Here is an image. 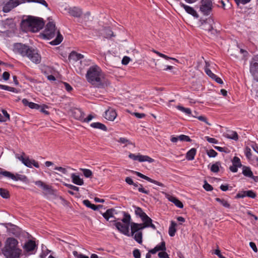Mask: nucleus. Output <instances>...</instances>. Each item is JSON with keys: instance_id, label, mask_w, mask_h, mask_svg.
<instances>
[{"instance_id": "20e7f679", "label": "nucleus", "mask_w": 258, "mask_h": 258, "mask_svg": "<svg viewBox=\"0 0 258 258\" xmlns=\"http://www.w3.org/2000/svg\"><path fill=\"white\" fill-rule=\"evenodd\" d=\"M21 26L25 31L36 32L43 28L44 22L42 18L29 16L22 21Z\"/></svg>"}, {"instance_id": "4d7b16f0", "label": "nucleus", "mask_w": 258, "mask_h": 258, "mask_svg": "<svg viewBox=\"0 0 258 258\" xmlns=\"http://www.w3.org/2000/svg\"><path fill=\"white\" fill-rule=\"evenodd\" d=\"M65 186L69 188L70 189L75 190V191H79V188L77 186H76L74 185L70 184H65Z\"/></svg>"}, {"instance_id": "6e6552de", "label": "nucleus", "mask_w": 258, "mask_h": 258, "mask_svg": "<svg viewBox=\"0 0 258 258\" xmlns=\"http://www.w3.org/2000/svg\"><path fill=\"white\" fill-rule=\"evenodd\" d=\"M213 7L212 0H201L200 11L203 15H210L212 11Z\"/></svg>"}, {"instance_id": "052dcab7", "label": "nucleus", "mask_w": 258, "mask_h": 258, "mask_svg": "<svg viewBox=\"0 0 258 258\" xmlns=\"http://www.w3.org/2000/svg\"><path fill=\"white\" fill-rule=\"evenodd\" d=\"M131 59L129 57L125 56L122 59V63L124 65H126L130 62Z\"/></svg>"}, {"instance_id": "1a4fd4ad", "label": "nucleus", "mask_w": 258, "mask_h": 258, "mask_svg": "<svg viewBox=\"0 0 258 258\" xmlns=\"http://www.w3.org/2000/svg\"><path fill=\"white\" fill-rule=\"evenodd\" d=\"M249 71L253 79L258 82V54L254 55L250 62Z\"/></svg>"}, {"instance_id": "6e6d98bb", "label": "nucleus", "mask_w": 258, "mask_h": 258, "mask_svg": "<svg viewBox=\"0 0 258 258\" xmlns=\"http://www.w3.org/2000/svg\"><path fill=\"white\" fill-rule=\"evenodd\" d=\"M205 139L208 142L211 143L217 144L218 143V141L215 138H210L208 136H206L205 137Z\"/></svg>"}, {"instance_id": "0e129e2a", "label": "nucleus", "mask_w": 258, "mask_h": 258, "mask_svg": "<svg viewBox=\"0 0 258 258\" xmlns=\"http://www.w3.org/2000/svg\"><path fill=\"white\" fill-rule=\"evenodd\" d=\"M138 190L141 192L144 193V194H146L147 195L149 194V191L148 190L145 189L143 187V185L142 184H140V187L138 188Z\"/></svg>"}, {"instance_id": "b1692460", "label": "nucleus", "mask_w": 258, "mask_h": 258, "mask_svg": "<svg viewBox=\"0 0 258 258\" xmlns=\"http://www.w3.org/2000/svg\"><path fill=\"white\" fill-rule=\"evenodd\" d=\"M213 20L211 19L207 20L203 24V29L208 31H211L214 30L213 27L211 24Z\"/></svg>"}, {"instance_id": "2f4dec72", "label": "nucleus", "mask_w": 258, "mask_h": 258, "mask_svg": "<svg viewBox=\"0 0 258 258\" xmlns=\"http://www.w3.org/2000/svg\"><path fill=\"white\" fill-rule=\"evenodd\" d=\"M242 174L246 177H250L252 176L253 173L250 167L243 165L242 166Z\"/></svg>"}, {"instance_id": "4468645a", "label": "nucleus", "mask_w": 258, "mask_h": 258, "mask_svg": "<svg viewBox=\"0 0 258 258\" xmlns=\"http://www.w3.org/2000/svg\"><path fill=\"white\" fill-rule=\"evenodd\" d=\"M117 214V213L115 210L113 209H109L107 210L105 213H102V215L103 217L107 221L109 220L110 218H113L114 220L110 221V222H114L119 220V218H117L114 216V215Z\"/></svg>"}, {"instance_id": "774afa93", "label": "nucleus", "mask_w": 258, "mask_h": 258, "mask_svg": "<svg viewBox=\"0 0 258 258\" xmlns=\"http://www.w3.org/2000/svg\"><path fill=\"white\" fill-rule=\"evenodd\" d=\"M214 253L216 254L219 258H226L222 255L221 251L219 249H216L215 250Z\"/></svg>"}, {"instance_id": "79ce46f5", "label": "nucleus", "mask_w": 258, "mask_h": 258, "mask_svg": "<svg viewBox=\"0 0 258 258\" xmlns=\"http://www.w3.org/2000/svg\"><path fill=\"white\" fill-rule=\"evenodd\" d=\"M154 52L156 53L157 54H158L159 56L160 57H162L166 59H172V60H175V61L176 62H178V60L175 58H173V57H170L163 53H161L157 51H156V50H154Z\"/></svg>"}, {"instance_id": "6ab92c4d", "label": "nucleus", "mask_w": 258, "mask_h": 258, "mask_svg": "<svg viewBox=\"0 0 258 258\" xmlns=\"http://www.w3.org/2000/svg\"><path fill=\"white\" fill-rule=\"evenodd\" d=\"M180 5L181 7H182L187 13L191 15L194 17H198V15L196 11L192 8L188 6H187L183 3H180Z\"/></svg>"}, {"instance_id": "f3484780", "label": "nucleus", "mask_w": 258, "mask_h": 258, "mask_svg": "<svg viewBox=\"0 0 258 258\" xmlns=\"http://www.w3.org/2000/svg\"><path fill=\"white\" fill-rule=\"evenodd\" d=\"M117 114L114 109L109 108L105 112L104 117L107 120L113 121L116 117Z\"/></svg>"}, {"instance_id": "ea45409f", "label": "nucleus", "mask_w": 258, "mask_h": 258, "mask_svg": "<svg viewBox=\"0 0 258 258\" xmlns=\"http://www.w3.org/2000/svg\"><path fill=\"white\" fill-rule=\"evenodd\" d=\"M104 37L105 38H110L113 36V33L112 30L109 28H106L104 30Z\"/></svg>"}, {"instance_id": "2eb2a0df", "label": "nucleus", "mask_w": 258, "mask_h": 258, "mask_svg": "<svg viewBox=\"0 0 258 258\" xmlns=\"http://www.w3.org/2000/svg\"><path fill=\"white\" fill-rule=\"evenodd\" d=\"M132 172L134 173L135 174H136L139 177H141V178H142L143 179H144L147 180L149 182H150L151 183H154L155 184H157V185H159L160 186H162V187H164V185L162 183L160 182H159V181H158L157 180H154V179L150 178L149 177L142 174L140 172H137V171H132Z\"/></svg>"}, {"instance_id": "cd10ccee", "label": "nucleus", "mask_w": 258, "mask_h": 258, "mask_svg": "<svg viewBox=\"0 0 258 258\" xmlns=\"http://www.w3.org/2000/svg\"><path fill=\"white\" fill-rule=\"evenodd\" d=\"M207 75L212 79L214 80L217 83L220 84H222L223 83L222 80L213 73L211 70H208L207 71Z\"/></svg>"}, {"instance_id": "0eeeda50", "label": "nucleus", "mask_w": 258, "mask_h": 258, "mask_svg": "<svg viewBox=\"0 0 258 258\" xmlns=\"http://www.w3.org/2000/svg\"><path fill=\"white\" fill-rule=\"evenodd\" d=\"M142 220L144 222L143 224H138L133 222L131 224V235H133L134 233L139 230H143L146 227H151L153 229H156L155 226L152 224V220L148 216L143 218Z\"/></svg>"}, {"instance_id": "09e8293b", "label": "nucleus", "mask_w": 258, "mask_h": 258, "mask_svg": "<svg viewBox=\"0 0 258 258\" xmlns=\"http://www.w3.org/2000/svg\"><path fill=\"white\" fill-rule=\"evenodd\" d=\"M207 154L209 157H215L217 155V153L213 149L207 150Z\"/></svg>"}, {"instance_id": "393cba45", "label": "nucleus", "mask_w": 258, "mask_h": 258, "mask_svg": "<svg viewBox=\"0 0 258 258\" xmlns=\"http://www.w3.org/2000/svg\"><path fill=\"white\" fill-rule=\"evenodd\" d=\"M83 203L84 205H85L87 207L91 208L93 210H97L98 209L102 208L103 207L102 205H99L96 206L94 204H92L88 200H85L83 201Z\"/></svg>"}, {"instance_id": "f03ea898", "label": "nucleus", "mask_w": 258, "mask_h": 258, "mask_svg": "<svg viewBox=\"0 0 258 258\" xmlns=\"http://www.w3.org/2000/svg\"><path fill=\"white\" fill-rule=\"evenodd\" d=\"M86 77L87 81L95 87L102 88L105 83L104 74L96 65L90 67Z\"/></svg>"}, {"instance_id": "473e14b6", "label": "nucleus", "mask_w": 258, "mask_h": 258, "mask_svg": "<svg viewBox=\"0 0 258 258\" xmlns=\"http://www.w3.org/2000/svg\"><path fill=\"white\" fill-rule=\"evenodd\" d=\"M139 162H148L149 163H152L154 161V160L148 156L138 155V160Z\"/></svg>"}, {"instance_id": "39448f33", "label": "nucleus", "mask_w": 258, "mask_h": 258, "mask_svg": "<svg viewBox=\"0 0 258 258\" xmlns=\"http://www.w3.org/2000/svg\"><path fill=\"white\" fill-rule=\"evenodd\" d=\"M25 2L37 3L48 8V4L45 0H9L4 6L3 11L4 13H8L13 9Z\"/></svg>"}, {"instance_id": "c85d7f7f", "label": "nucleus", "mask_w": 258, "mask_h": 258, "mask_svg": "<svg viewBox=\"0 0 258 258\" xmlns=\"http://www.w3.org/2000/svg\"><path fill=\"white\" fill-rule=\"evenodd\" d=\"M90 126L95 128L100 129L101 130H102L103 131H107V128L105 126V124L101 123L100 122H93L91 123Z\"/></svg>"}, {"instance_id": "a18cd8bd", "label": "nucleus", "mask_w": 258, "mask_h": 258, "mask_svg": "<svg viewBox=\"0 0 258 258\" xmlns=\"http://www.w3.org/2000/svg\"><path fill=\"white\" fill-rule=\"evenodd\" d=\"M158 251H165L166 250L165 242L163 241L160 244L155 246Z\"/></svg>"}, {"instance_id": "bb28decb", "label": "nucleus", "mask_w": 258, "mask_h": 258, "mask_svg": "<svg viewBox=\"0 0 258 258\" xmlns=\"http://www.w3.org/2000/svg\"><path fill=\"white\" fill-rule=\"evenodd\" d=\"M135 209V213L137 216L139 217L142 219L143 218H145L147 215L143 210L142 209L139 207L134 206Z\"/></svg>"}, {"instance_id": "7c9ffc66", "label": "nucleus", "mask_w": 258, "mask_h": 258, "mask_svg": "<svg viewBox=\"0 0 258 258\" xmlns=\"http://www.w3.org/2000/svg\"><path fill=\"white\" fill-rule=\"evenodd\" d=\"M63 37L60 34L59 31H57V36L56 38L50 42V44L53 45H56L60 44L62 41Z\"/></svg>"}, {"instance_id": "9d476101", "label": "nucleus", "mask_w": 258, "mask_h": 258, "mask_svg": "<svg viewBox=\"0 0 258 258\" xmlns=\"http://www.w3.org/2000/svg\"><path fill=\"white\" fill-rule=\"evenodd\" d=\"M56 33V28L55 24L52 22H49L46 26L43 32V36L45 38L50 39L53 38Z\"/></svg>"}, {"instance_id": "a19ab883", "label": "nucleus", "mask_w": 258, "mask_h": 258, "mask_svg": "<svg viewBox=\"0 0 258 258\" xmlns=\"http://www.w3.org/2000/svg\"><path fill=\"white\" fill-rule=\"evenodd\" d=\"M232 164L236 165L239 167H242L243 165H242L240 159L236 156L234 157L232 160Z\"/></svg>"}, {"instance_id": "37998d69", "label": "nucleus", "mask_w": 258, "mask_h": 258, "mask_svg": "<svg viewBox=\"0 0 258 258\" xmlns=\"http://www.w3.org/2000/svg\"><path fill=\"white\" fill-rule=\"evenodd\" d=\"M80 170L83 172L84 175L86 177H91L92 175V172L88 169L81 168Z\"/></svg>"}, {"instance_id": "c756f323", "label": "nucleus", "mask_w": 258, "mask_h": 258, "mask_svg": "<svg viewBox=\"0 0 258 258\" xmlns=\"http://www.w3.org/2000/svg\"><path fill=\"white\" fill-rule=\"evenodd\" d=\"M177 225V224L173 221H171V224L169 228V235L172 237L175 235V233L176 231V229L175 228L176 226Z\"/></svg>"}, {"instance_id": "4be33fe9", "label": "nucleus", "mask_w": 258, "mask_h": 258, "mask_svg": "<svg viewBox=\"0 0 258 258\" xmlns=\"http://www.w3.org/2000/svg\"><path fill=\"white\" fill-rule=\"evenodd\" d=\"M83 57V55L80 53H78L75 51H72L69 56V59L70 60H73L75 61H77Z\"/></svg>"}, {"instance_id": "49530a36", "label": "nucleus", "mask_w": 258, "mask_h": 258, "mask_svg": "<svg viewBox=\"0 0 258 258\" xmlns=\"http://www.w3.org/2000/svg\"><path fill=\"white\" fill-rule=\"evenodd\" d=\"M192 116L197 118L199 120L205 122L206 124H207L209 125H211V123H210L209 122H208L207 118L204 116H196L195 115H192Z\"/></svg>"}, {"instance_id": "5701e85b", "label": "nucleus", "mask_w": 258, "mask_h": 258, "mask_svg": "<svg viewBox=\"0 0 258 258\" xmlns=\"http://www.w3.org/2000/svg\"><path fill=\"white\" fill-rule=\"evenodd\" d=\"M16 156L26 166L30 168L32 167V160H30L29 158H25L23 155L18 156L17 155Z\"/></svg>"}, {"instance_id": "f704fd0d", "label": "nucleus", "mask_w": 258, "mask_h": 258, "mask_svg": "<svg viewBox=\"0 0 258 258\" xmlns=\"http://www.w3.org/2000/svg\"><path fill=\"white\" fill-rule=\"evenodd\" d=\"M35 184L41 187L44 190H49L50 189V186L46 184L41 180L36 181L35 182Z\"/></svg>"}, {"instance_id": "ddd939ff", "label": "nucleus", "mask_w": 258, "mask_h": 258, "mask_svg": "<svg viewBox=\"0 0 258 258\" xmlns=\"http://www.w3.org/2000/svg\"><path fill=\"white\" fill-rule=\"evenodd\" d=\"M65 10L71 16L76 18H80L83 14L82 9L77 7L66 8Z\"/></svg>"}, {"instance_id": "338daca9", "label": "nucleus", "mask_w": 258, "mask_h": 258, "mask_svg": "<svg viewBox=\"0 0 258 258\" xmlns=\"http://www.w3.org/2000/svg\"><path fill=\"white\" fill-rule=\"evenodd\" d=\"M2 112L3 114V116L5 118V119L7 121L8 120H10V115L8 113L7 111L6 110L3 109L2 110Z\"/></svg>"}, {"instance_id": "5fc2aeb1", "label": "nucleus", "mask_w": 258, "mask_h": 258, "mask_svg": "<svg viewBox=\"0 0 258 258\" xmlns=\"http://www.w3.org/2000/svg\"><path fill=\"white\" fill-rule=\"evenodd\" d=\"M228 2H229L230 0H227ZM237 6H239L240 4H242L243 5L246 4L247 3L249 2L250 0H234Z\"/></svg>"}, {"instance_id": "9b49d317", "label": "nucleus", "mask_w": 258, "mask_h": 258, "mask_svg": "<svg viewBox=\"0 0 258 258\" xmlns=\"http://www.w3.org/2000/svg\"><path fill=\"white\" fill-rule=\"evenodd\" d=\"M0 175H2L5 177L12 179L14 181L20 180L23 182H25L27 179V177L24 175L19 174L18 173L14 174L11 172L6 170L0 171Z\"/></svg>"}, {"instance_id": "7ed1b4c3", "label": "nucleus", "mask_w": 258, "mask_h": 258, "mask_svg": "<svg viewBox=\"0 0 258 258\" xmlns=\"http://www.w3.org/2000/svg\"><path fill=\"white\" fill-rule=\"evenodd\" d=\"M14 51L23 56H27L33 62L36 64L41 61V56L37 50L25 44L20 43L15 44Z\"/></svg>"}, {"instance_id": "de8ad7c7", "label": "nucleus", "mask_w": 258, "mask_h": 258, "mask_svg": "<svg viewBox=\"0 0 258 258\" xmlns=\"http://www.w3.org/2000/svg\"><path fill=\"white\" fill-rule=\"evenodd\" d=\"M179 139L180 141H185V142H190L191 141V140L190 139V138L186 135H181L179 136Z\"/></svg>"}, {"instance_id": "58836bf2", "label": "nucleus", "mask_w": 258, "mask_h": 258, "mask_svg": "<svg viewBox=\"0 0 258 258\" xmlns=\"http://www.w3.org/2000/svg\"><path fill=\"white\" fill-rule=\"evenodd\" d=\"M0 195L5 199H8L10 197L9 191L3 188H0Z\"/></svg>"}, {"instance_id": "c9c22d12", "label": "nucleus", "mask_w": 258, "mask_h": 258, "mask_svg": "<svg viewBox=\"0 0 258 258\" xmlns=\"http://www.w3.org/2000/svg\"><path fill=\"white\" fill-rule=\"evenodd\" d=\"M134 235L135 240L141 244L142 242V232L139 230L135 232L133 236Z\"/></svg>"}, {"instance_id": "423d86ee", "label": "nucleus", "mask_w": 258, "mask_h": 258, "mask_svg": "<svg viewBox=\"0 0 258 258\" xmlns=\"http://www.w3.org/2000/svg\"><path fill=\"white\" fill-rule=\"evenodd\" d=\"M123 218L121 221L123 223H121L120 222H114V225L116 229L121 233L130 236L129 234V226L131 220V217L129 214L125 212H122Z\"/></svg>"}, {"instance_id": "e2e57ef3", "label": "nucleus", "mask_w": 258, "mask_h": 258, "mask_svg": "<svg viewBox=\"0 0 258 258\" xmlns=\"http://www.w3.org/2000/svg\"><path fill=\"white\" fill-rule=\"evenodd\" d=\"M94 116L92 115V114H89L87 117H84V119L83 120V122H89L90 121H91Z\"/></svg>"}, {"instance_id": "bf43d9fd", "label": "nucleus", "mask_w": 258, "mask_h": 258, "mask_svg": "<svg viewBox=\"0 0 258 258\" xmlns=\"http://www.w3.org/2000/svg\"><path fill=\"white\" fill-rule=\"evenodd\" d=\"M174 202H173V203L174 204V205L179 208H182L183 207V204L182 203V202H181L179 200H178L177 198L176 199V200L175 201H174Z\"/></svg>"}, {"instance_id": "8fccbe9b", "label": "nucleus", "mask_w": 258, "mask_h": 258, "mask_svg": "<svg viewBox=\"0 0 258 258\" xmlns=\"http://www.w3.org/2000/svg\"><path fill=\"white\" fill-rule=\"evenodd\" d=\"M245 154L246 157V158L248 159H250L251 158L252 154L251 153V150L250 149L246 147L245 149Z\"/></svg>"}, {"instance_id": "3c124183", "label": "nucleus", "mask_w": 258, "mask_h": 258, "mask_svg": "<svg viewBox=\"0 0 258 258\" xmlns=\"http://www.w3.org/2000/svg\"><path fill=\"white\" fill-rule=\"evenodd\" d=\"M118 142L121 144H125V145H127V144H132L128 140L125 138H120L118 140Z\"/></svg>"}, {"instance_id": "dca6fc26", "label": "nucleus", "mask_w": 258, "mask_h": 258, "mask_svg": "<svg viewBox=\"0 0 258 258\" xmlns=\"http://www.w3.org/2000/svg\"><path fill=\"white\" fill-rule=\"evenodd\" d=\"M245 197H248L252 199L256 197V194L251 190H243L238 192L236 196V198H243Z\"/></svg>"}, {"instance_id": "69168bd1", "label": "nucleus", "mask_w": 258, "mask_h": 258, "mask_svg": "<svg viewBox=\"0 0 258 258\" xmlns=\"http://www.w3.org/2000/svg\"><path fill=\"white\" fill-rule=\"evenodd\" d=\"M45 108H47V106L43 105H41V108L39 109L41 112L44 113L45 114H49V112L45 109Z\"/></svg>"}, {"instance_id": "c03bdc74", "label": "nucleus", "mask_w": 258, "mask_h": 258, "mask_svg": "<svg viewBox=\"0 0 258 258\" xmlns=\"http://www.w3.org/2000/svg\"><path fill=\"white\" fill-rule=\"evenodd\" d=\"M219 165H220V163L219 162H216L215 164H213L211 166V171H212L213 172H214V173L218 172L219 170Z\"/></svg>"}, {"instance_id": "f257e3e1", "label": "nucleus", "mask_w": 258, "mask_h": 258, "mask_svg": "<svg viewBox=\"0 0 258 258\" xmlns=\"http://www.w3.org/2000/svg\"><path fill=\"white\" fill-rule=\"evenodd\" d=\"M18 241L15 238H8L1 251L5 258H20L22 250L18 246Z\"/></svg>"}, {"instance_id": "13d9d810", "label": "nucleus", "mask_w": 258, "mask_h": 258, "mask_svg": "<svg viewBox=\"0 0 258 258\" xmlns=\"http://www.w3.org/2000/svg\"><path fill=\"white\" fill-rule=\"evenodd\" d=\"M133 253L135 258H141V253L138 249H135Z\"/></svg>"}, {"instance_id": "412c9836", "label": "nucleus", "mask_w": 258, "mask_h": 258, "mask_svg": "<svg viewBox=\"0 0 258 258\" xmlns=\"http://www.w3.org/2000/svg\"><path fill=\"white\" fill-rule=\"evenodd\" d=\"M71 177L74 184L79 185H82L84 184L83 179L81 178L79 175H76L75 173H72Z\"/></svg>"}, {"instance_id": "72a5a7b5", "label": "nucleus", "mask_w": 258, "mask_h": 258, "mask_svg": "<svg viewBox=\"0 0 258 258\" xmlns=\"http://www.w3.org/2000/svg\"><path fill=\"white\" fill-rule=\"evenodd\" d=\"M196 154V149L195 148H192L187 152L186 155V158L188 160H192L195 158Z\"/></svg>"}, {"instance_id": "a878e982", "label": "nucleus", "mask_w": 258, "mask_h": 258, "mask_svg": "<svg viewBox=\"0 0 258 258\" xmlns=\"http://www.w3.org/2000/svg\"><path fill=\"white\" fill-rule=\"evenodd\" d=\"M224 137L228 138L237 141L238 140V135L235 131H229L224 134Z\"/></svg>"}, {"instance_id": "680f3d73", "label": "nucleus", "mask_w": 258, "mask_h": 258, "mask_svg": "<svg viewBox=\"0 0 258 258\" xmlns=\"http://www.w3.org/2000/svg\"><path fill=\"white\" fill-rule=\"evenodd\" d=\"M238 167L239 166L236 165L232 164V165L229 167V169L231 172L235 173L237 172Z\"/></svg>"}, {"instance_id": "e433bc0d", "label": "nucleus", "mask_w": 258, "mask_h": 258, "mask_svg": "<svg viewBox=\"0 0 258 258\" xmlns=\"http://www.w3.org/2000/svg\"><path fill=\"white\" fill-rule=\"evenodd\" d=\"M215 201L220 203L223 207L227 208H230V205L228 203V202L223 199H220L219 198H217L215 199Z\"/></svg>"}, {"instance_id": "864d4df0", "label": "nucleus", "mask_w": 258, "mask_h": 258, "mask_svg": "<svg viewBox=\"0 0 258 258\" xmlns=\"http://www.w3.org/2000/svg\"><path fill=\"white\" fill-rule=\"evenodd\" d=\"M158 255L159 258H169L168 254L165 251L159 252Z\"/></svg>"}, {"instance_id": "f8f14e48", "label": "nucleus", "mask_w": 258, "mask_h": 258, "mask_svg": "<svg viewBox=\"0 0 258 258\" xmlns=\"http://www.w3.org/2000/svg\"><path fill=\"white\" fill-rule=\"evenodd\" d=\"M24 251L29 254L34 253V251L37 248L35 242L32 240H29L23 246Z\"/></svg>"}, {"instance_id": "603ef678", "label": "nucleus", "mask_w": 258, "mask_h": 258, "mask_svg": "<svg viewBox=\"0 0 258 258\" xmlns=\"http://www.w3.org/2000/svg\"><path fill=\"white\" fill-rule=\"evenodd\" d=\"M203 187L207 191H211L213 189L212 186L209 184L206 181H205Z\"/></svg>"}, {"instance_id": "a211bd4d", "label": "nucleus", "mask_w": 258, "mask_h": 258, "mask_svg": "<svg viewBox=\"0 0 258 258\" xmlns=\"http://www.w3.org/2000/svg\"><path fill=\"white\" fill-rule=\"evenodd\" d=\"M73 114L76 119L82 121H83L85 115V113L81 109L79 108L74 109Z\"/></svg>"}, {"instance_id": "4c0bfd02", "label": "nucleus", "mask_w": 258, "mask_h": 258, "mask_svg": "<svg viewBox=\"0 0 258 258\" xmlns=\"http://www.w3.org/2000/svg\"><path fill=\"white\" fill-rule=\"evenodd\" d=\"M176 107L179 110L185 113L187 115H190V114H191V110L188 108H185L180 105H178Z\"/></svg>"}, {"instance_id": "aec40b11", "label": "nucleus", "mask_w": 258, "mask_h": 258, "mask_svg": "<svg viewBox=\"0 0 258 258\" xmlns=\"http://www.w3.org/2000/svg\"><path fill=\"white\" fill-rule=\"evenodd\" d=\"M22 102L25 106H28L30 108L39 110L41 108V105L31 102H29L26 99H23Z\"/></svg>"}]
</instances>
